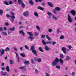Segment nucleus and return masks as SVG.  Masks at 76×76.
Here are the masks:
<instances>
[{"instance_id": "1", "label": "nucleus", "mask_w": 76, "mask_h": 76, "mask_svg": "<svg viewBox=\"0 0 76 76\" xmlns=\"http://www.w3.org/2000/svg\"><path fill=\"white\" fill-rule=\"evenodd\" d=\"M59 59L57 58H56L54 61H53L52 62V65L53 66H54L57 65V63L59 61Z\"/></svg>"}, {"instance_id": "2", "label": "nucleus", "mask_w": 76, "mask_h": 76, "mask_svg": "<svg viewBox=\"0 0 76 76\" xmlns=\"http://www.w3.org/2000/svg\"><path fill=\"white\" fill-rule=\"evenodd\" d=\"M31 50L34 54L36 55L37 54V51L35 50V46L34 45L31 46Z\"/></svg>"}, {"instance_id": "3", "label": "nucleus", "mask_w": 76, "mask_h": 76, "mask_svg": "<svg viewBox=\"0 0 76 76\" xmlns=\"http://www.w3.org/2000/svg\"><path fill=\"white\" fill-rule=\"evenodd\" d=\"M18 2L19 4H20H20H21L22 5V6L23 8L25 7V5L24 3H23V1H22V0H18Z\"/></svg>"}, {"instance_id": "4", "label": "nucleus", "mask_w": 76, "mask_h": 76, "mask_svg": "<svg viewBox=\"0 0 76 76\" xmlns=\"http://www.w3.org/2000/svg\"><path fill=\"white\" fill-rule=\"evenodd\" d=\"M23 15L25 17H28L29 15V12L26 11L24 12L23 13Z\"/></svg>"}, {"instance_id": "5", "label": "nucleus", "mask_w": 76, "mask_h": 76, "mask_svg": "<svg viewBox=\"0 0 76 76\" xmlns=\"http://www.w3.org/2000/svg\"><path fill=\"white\" fill-rule=\"evenodd\" d=\"M42 42L44 45H45V44H51V41L46 42H45V41H44V40L42 39Z\"/></svg>"}, {"instance_id": "6", "label": "nucleus", "mask_w": 76, "mask_h": 76, "mask_svg": "<svg viewBox=\"0 0 76 76\" xmlns=\"http://www.w3.org/2000/svg\"><path fill=\"white\" fill-rule=\"evenodd\" d=\"M15 29V28H9L8 30V34H11V31H14Z\"/></svg>"}, {"instance_id": "7", "label": "nucleus", "mask_w": 76, "mask_h": 76, "mask_svg": "<svg viewBox=\"0 0 76 76\" xmlns=\"http://www.w3.org/2000/svg\"><path fill=\"white\" fill-rule=\"evenodd\" d=\"M5 50L4 49H2L1 51V50L0 49V53L1 52L0 56H3L4 54Z\"/></svg>"}, {"instance_id": "8", "label": "nucleus", "mask_w": 76, "mask_h": 76, "mask_svg": "<svg viewBox=\"0 0 76 76\" xmlns=\"http://www.w3.org/2000/svg\"><path fill=\"white\" fill-rule=\"evenodd\" d=\"M62 50L64 54H66V48L62 47Z\"/></svg>"}, {"instance_id": "9", "label": "nucleus", "mask_w": 76, "mask_h": 76, "mask_svg": "<svg viewBox=\"0 0 76 76\" xmlns=\"http://www.w3.org/2000/svg\"><path fill=\"white\" fill-rule=\"evenodd\" d=\"M11 15L12 16H10V17L12 19H15V13L12 12H11Z\"/></svg>"}, {"instance_id": "10", "label": "nucleus", "mask_w": 76, "mask_h": 76, "mask_svg": "<svg viewBox=\"0 0 76 76\" xmlns=\"http://www.w3.org/2000/svg\"><path fill=\"white\" fill-rule=\"evenodd\" d=\"M68 21L70 23H71L72 22V18H71V17H70V16L69 15H68Z\"/></svg>"}, {"instance_id": "11", "label": "nucleus", "mask_w": 76, "mask_h": 76, "mask_svg": "<svg viewBox=\"0 0 76 76\" xmlns=\"http://www.w3.org/2000/svg\"><path fill=\"white\" fill-rule=\"evenodd\" d=\"M47 14L49 16H50L49 17V19H50V18H51V15H52V13L50 12H48Z\"/></svg>"}, {"instance_id": "12", "label": "nucleus", "mask_w": 76, "mask_h": 76, "mask_svg": "<svg viewBox=\"0 0 76 76\" xmlns=\"http://www.w3.org/2000/svg\"><path fill=\"white\" fill-rule=\"evenodd\" d=\"M29 39H31V40H33V39H34V35H33L28 37Z\"/></svg>"}, {"instance_id": "13", "label": "nucleus", "mask_w": 76, "mask_h": 76, "mask_svg": "<svg viewBox=\"0 0 76 76\" xmlns=\"http://www.w3.org/2000/svg\"><path fill=\"white\" fill-rule=\"evenodd\" d=\"M70 12L72 14L73 16H74L75 15V11L74 10H72L70 11Z\"/></svg>"}, {"instance_id": "14", "label": "nucleus", "mask_w": 76, "mask_h": 76, "mask_svg": "<svg viewBox=\"0 0 76 76\" xmlns=\"http://www.w3.org/2000/svg\"><path fill=\"white\" fill-rule=\"evenodd\" d=\"M20 34H23V36H25V33L23 32V31L21 30L19 31Z\"/></svg>"}, {"instance_id": "15", "label": "nucleus", "mask_w": 76, "mask_h": 76, "mask_svg": "<svg viewBox=\"0 0 76 76\" xmlns=\"http://www.w3.org/2000/svg\"><path fill=\"white\" fill-rule=\"evenodd\" d=\"M52 18L53 19L55 20H58V18H57V17H56L54 15H53Z\"/></svg>"}, {"instance_id": "16", "label": "nucleus", "mask_w": 76, "mask_h": 76, "mask_svg": "<svg viewBox=\"0 0 76 76\" xmlns=\"http://www.w3.org/2000/svg\"><path fill=\"white\" fill-rule=\"evenodd\" d=\"M1 74L2 76H6V74H7V72H4L3 71H2L1 72Z\"/></svg>"}, {"instance_id": "17", "label": "nucleus", "mask_w": 76, "mask_h": 76, "mask_svg": "<svg viewBox=\"0 0 76 76\" xmlns=\"http://www.w3.org/2000/svg\"><path fill=\"white\" fill-rule=\"evenodd\" d=\"M48 4L51 7H53V5L51 3V2H48Z\"/></svg>"}, {"instance_id": "18", "label": "nucleus", "mask_w": 76, "mask_h": 76, "mask_svg": "<svg viewBox=\"0 0 76 76\" xmlns=\"http://www.w3.org/2000/svg\"><path fill=\"white\" fill-rule=\"evenodd\" d=\"M45 50H46L47 51H49L50 50V48H49L47 46H45Z\"/></svg>"}, {"instance_id": "19", "label": "nucleus", "mask_w": 76, "mask_h": 76, "mask_svg": "<svg viewBox=\"0 0 76 76\" xmlns=\"http://www.w3.org/2000/svg\"><path fill=\"white\" fill-rule=\"evenodd\" d=\"M34 15L35 16L38 18V14L37 13V12H35L34 13Z\"/></svg>"}, {"instance_id": "20", "label": "nucleus", "mask_w": 76, "mask_h": 76, "mask_svg": "<svg viewBox=\"0 0 76 76\" xmlns=\"http://www.w3.org/2000/svg\"><path fill=\"white\" fill-rule=\"evenodd\" d=\"M70 57L69 56H66V58H65L66 60H67L68 61V60H70Z\"/></svg>"}, {"instance_id": "21", "label": "nucleus", "mask_w": 76, "mask_h": 76, "mask_svg": "<svg viewBox=\"0 0 76 76\" xmlns=\"http://www.w3.org/2000/svg\"><path fill=\"white\" fill-rule=\"evenodd\" d=\"M60 62V63L61 64V65H62L63 64V60L61 59V58L60 59V60H59Z\"/></svg>"}, {"instance_id": "22", "label": "nucleus", "mask_w": 76, "mask_h": 76, "mask_svg": "<svg viewBox=\"0 0 76 76\" xmlns=\"http://www.w3.org/2000/svg\"><path fill=\"white\" fill-rule=\"evenodd\" d=\"M24 64H26V65H28L29 64V61H25L24 62Z\"/></svg>"}, {"instance_id": "23", "label": "nucleus", "mask_w": 76, "mask_h": 76, "mask_svg": "<svg viewBox=\"0 0 76 76\" xmlns=\"http://www.w3.org/2000/svg\"><path fill=\"white\" fill-rule=\"evenodd\" d=\"M27 34L28 35L30 36H31L32 35H33L32 33L31 32H27Z\"/></svg>"}, {"instance_id": "24", "label": "nucleus", "mask_w": 76, "mask_h": 76, "mask_svg": "<svg viewBox=\"0 0 76 76\" xmlns=\"http://www.w3.org/2000/svg\"><path fill=\"white\" fill-rule=\"evenodd\" d=\"M38 9H39L40 10H44V8L41 7H38Z\"/></svg>"}, {"instance_id": "25", "label": "nucleus", "mask_w": 76, "mask_h": 76, "mask_svg": "<svg viewBox=\"0 0 76 76\" xmlns=\"http://www.w3.org/2000/svg\"><path fill=\"white\" fill-rule=\"evenodd\" d=\"M37 60L38 63H41V58L37 59Z\"/></svg>"}, {"instance_id": "26", "label": "nucleus", "mask_w": 76, "mask_h": 76, "mask_svg": "<svg viewBox=\"0 0 76 76\" xmlns=\"http://www.w3.org/2000/svg\"><path fill=\"white\" fill-rule=\"evenodd\" d=\"M6 69L7 72H10V69H9V66H7Z\"/></svg>"}, {"instance_id": "27", "label": "nucleus", "mask_w": 76, "mask_h": 76, "mask_svg": "<svg viewBox=\"0 0 76 76\" xmlns=\"http://www.w3.org/2000/svg\"><path fill=\"white\" fill-rule=\"evenodd\" d=\"M20 56H21V57H25V54L24 53H22L20 54Z\"/></svg>"}, {"instance_id": "28", "label": "nucleus", "mask_w": 76, "mask_h": 76, "mask_svg": "<svg viewBox=\"0 0 76 76\" xmlns=\"http://www.w3.org/2000/svg\"><path fill=\"white\" fill-rule=\"evenodd\" d=\"M46 36L47 39H48L49 41L51 40V39L50 38V37H49V36H48V35H46Z\"/></svg>"}, {"instance_id": "29", "label": "nucleus", "mask_w": 76, "mask_h": 76, "mask_svg": "<svg viewBox=\"0 0 76 76\" xmlns=\"http://www.w3.org/2000/svg\"><path fill=\"white\" fill-rule=\"evenodd\" d=\"M55 10L56 11L58 10V11H60V10H61L60 8L58 7H56Z\"/></svg>"}, {"instance_id": "30", "label": "nucleus", "mask_w": 76, "mask_h": 76, "mask_svg": "<svg viewBox=\"0 0 76 76\" xmlns=\"http://www.w3.org/2000/svg\"><path fill=\"white\" fill-rule=\"evenodd\" d=\"M57 32L59 34H60V33H61L62 32V31H61V30H60L59 29H58L57 30Z\"/></svg>"}, {"instance_id": "31", "label": "nucleus", "mask_w": 76, "mask_h": 76, "mask_svg": "<svg viewBox=\"0 0 76 76\" xmlns=\"http://www.w3.org/2000/svg\"><path fill=\"white\" fill-rule=\"evenodd\" d=\"M64 36H63L62 35H61L60 37V39H64Z\"/></svg>"}, {"instance_id": "32", "label": "nucleus", "mask_w": 76, "mask_h": 76, "mask_svg": "<svg viewBox=\"0 0 76 76\" xmlns=\"http://www.w3.org/2000/svg\"><path fill=\"white\" fill-rule=\"evenodd\" d=\"M39 50L40 51L42 52V53H44V51H43V50H42V48H41V47H39Z\"/></svg>"}, {"instance_id": "33", "label": "nucleus", "mask_w": 76, "mask_h": 76, "mask_svg": "<svg viewBox=\"0 0 76 76\" xmlns=\"http://www.w3.org/2000/svg\"><path fill=\"white\" fill-rule=\"evenodd\" d=\"M29 3L30 4H33L32 0H29Z\"/></svg>"}, {"instance_id": "34", "label": "nucleus", "mask_w": 76, "mask_h": 76, "mask_svg": "<svg viewBox=\"0 0 76 76\" xmlns=\"http://www.w3.org/2000/svg\"><path fill=\"white\" fill-rule=\"evenodd\" d=\"M2 34L3 35H6V36H7V33L4 31L2 32Z\"/></svg>"}, {"instance_id": "35", "label": "nucleus", "mask_w": 76, "mask_h": 76, "mask_svg": "<svg viewBox=\"0 0 76 76\" xmlns=\"http://www.w3.org/2000/svg\"><path fill=\"white\" fill-rule=\"evenodd\" d=\"M48 31L49 32H53V30L51 28H49L48 29Z\"/></svg>"}, {"instance_id": "36", "label": "nucleus", "mask_w": 76, "mask_h": 76, "mask_svg": "<svg viewBox=\"0 0 76 76\" xmlns=\"http://www.w3.org/2000/svg\"><path fill=\"white\" fill-rule=\"evenodd\" d=\"M5 51H10V49L9 48H7L5 50Z\"/></svg>"}, {"instance_id": "37", "label": "nucleus", "mask_w": 76, "mask_h": 76, "mask_svg": "<svg viewBox=\"0 0 76 76\" xmlns=\"http://www.w3.org/2000/svg\"><path fill=\"white\" fill-rule=\"evenodd\" d=\"M67 47H68L69 49H71L72 48V46L71 45H67L66 46Z\"/></svg>"}, {"instance_id": "38", "label": "nucleus", "mask_w": 76, "mask_h": 76, "mask_svg": "<svg viewBox=\"0 0 76 76\" xmlns=\"http://www.w3.org/2000/svg\"><path fill=\"white\" fill-rule=\"evenodd\" d=\"M43 0H35V1H36V2L37 3V2L38 1H39V2H41L42 1H43Z\"/></svg>"}, {"instance_id": "39", "label": "nucleus", "mask_w": 76, "mask_h": 76, "mask_svg": "<svg viewBox=\"0 0 76 76\" xmlns=\"http://www.w3.org/2000/svg\"><path fill=\"white\" fill-rule=\"evenodd\" d=\"M36 27L38 30H40V28H39V26H36Z\"/></svg>"}, {"instance_id": "40", "label": "nucleus", "mask_w": 76, "mask_h": 76, "mask_svg": "<svg viewBox=\"0 0 76 76\" xmlns=\"http://www.w3.org/2000/svg\"><path fill=\"white\" fill-rule=\"evenodd\" d=\"M57 10L55 9L53 11V13L56 15H57Z\"/></svg>"}, {"instance_id": "41", "label": "nucleus", "mask_w": 76, "mask_h": 76, "mask_svg": "<svg viewBox=\"0 0 76 76\" xmlns=\"http://www.w3.org/2000/svg\"><path fill=\"white\" fill-rule=\"evenodd\" d=\"M4 3L5 4H6V5H9V3L7 2V1H5L4 2Z\"/></svg>"}, {"instance_id": "42", "label": "nucleus", "mask_w": 76, "mask_h": 76, "mask_svg": "<svg viewBox=\"0 0 76 76\" xmlns=\"http://www.w3.org/2000/svg\"><path fill=\"white\" fill-rule=\"evenodd\" d=\"M60 56L61 58H63V54H60Z\"/></svg>"}, {"instance_id": "43", "label": "nucleus", "mask_w": 76, "mask_h": 76, "mask_svg": "<svg viewBox=\"0 0 76 76\" xmlns=\"http://www.w3.org/2000/svg\"><path fill=\"white\" fill-rule=\"evenodd\" d=\"M25 47L26 49H27V50H28L29 49V47H28V46L27 45H25Z\"/></svg>"}, {"instance_id": "44", "label": "nucleus", "mask_w": 76, "mask_h": 76, "mask_svg": "<svg viewBox=\"0 0 76 76\" xmlns=\"http://www.w3.org/2000/svg\"><path fill=\"white\" fill-rule=\"evenodd\" d=\"M35 73L36 74H38V71L37 69H35Z\"/></svg>"}, {"instance_id": "45", "label": "nucleus", "mask_w": 76, "mask_h": 76, "mask_svg": "<svg viewBox=\"0 0 76 76\" xmlns=\"http://www.w3.org/2000/svg\"><path fill=\"white\" fill-rule=\"evenodd\" d=\"M34 34L36 36H37V35H38L39 34V33H37L36 32L34 33Z\"/></svg>"}, {"instance_id": "46", "label": "nucleus", "mask_w": 76, "mask_h": 76, "mask_svg": "<svg viewBox=\"0 0 76 76\" xmlns=\"http://www.w3.org/2000/svg\"><path fill=\"white\" fill-rule=\"evenodd\" d=\"M3 14V10H0V15H1Z\"/></svg>"}, {"instance_id": "47", "label": "nucleus", "mask_w": 76, "mask_h": 76, "mask_svg": "<svg viewBox=\"0 0 76 76\" xmlns=\"http://www.w3.org/2000/svg\"><path fill=\"white\" fill-rule=\"evenodd\" d=\"M56 68H57V69H60V67L58 65H57L56 66Z\"/></svg>"}, {"instance_id": "48", "label": "nucleus", "mask_w": 76, "mask_h": 76, "mask_svg": "<svg viewBox=\"0 0 76 76\" xmlns=\"http://www.w3.org/2000/svg\"><path fill=\"white\" fill-rule=\"evenodd\" d=\"M45 36L44 34H43L41 36V37L42 38H45Z\"/></svg>"}, {"instance_id": "49", "label": "nucleus", "mask_w": 76, "mask_h": 76, "mask_svg": "<svg viewBox=\"0 0 76 76\" xmlns=\"http://www.w3.org/2000/svg\"><path fill=\"white\" fill-rule=\"evenodd\" d=\"M13 62V60H10V64H12Z\"/></svg>"}, {"instance_id": "50", "label": "nucleus", "mask_w": 76, "mask_h": 76, "mask_svg": "<svg viewBox=\"0 0 76 76\" xmlns=\"http://www.w3.org/2000/svg\"><path fill=\"white\" fill-rule=\"evenodd\" d=\"M72 76H74L75 75V73L74 72H72L71 74Z\"/></svg>"}, {"instance_id": "51", "label": "nucleus", "mask_w": 76, "mask_h": 76, "mask_svg": "<svg viewBox=\"0 0 76 76\" xmlns=\"http://www.w3.org/2000/svg\"><path fill=\"white\" fill-rule=\"evenodd\" d=\"M3 31V28H2V27H0V31L1 32Z\"/></svg>"}, {"instance_id": "52", "label": "nucleus", "mask_w": 76, "mask_h": 76, "mask_svg": "<svg viewBox=\"0 0 76 76\" xmlns=\"http://www.w3.org/2000/svg\"><path fill=\"white\" fill-rule=\"evenodd\" d=\"M56 44V42H52V45H54L55 44Z\"/></svg>"}, {"instance_id": "53", "label": "nucleus", "mask_w": 76, "mask_h": 76, "mask_svg": "<svg viewBox=\"0 0 76 76\" xmlns=\"http://www.w3.org/2000/svg\"><path fill=\"white\" fill-rule=\"evenodd\" d=\"M14 49L15 50V51H18V49L15 47H14Z\"/></svg>"}, {"instance_id": "54", "label": "nucleus", "mask_w": 76, "mask_h": 76, "mask_svg": "<svg viewBox=\"0 0 76 76\" xmlns=\"http://www.w3.org/2000/svg\"><path fill=\"white\" fill-rule=\"evenodd\" d=\"M5 25L6 26H9V23H5Z\"/></svg>"}, {"instance_id": "55", "label": "nucleus", "mask_w": 76, "mask_h": 76, "mask_svg": "<svg viewBox=\"0 0 76 76\" xmlns=\"http://www.w3.org/2000/svg\"><path fill=\"white\" fill-rule=\"evenodd\" d=\"M15 54L16 57H18V53H17L16 52H15Z\"/></svg>"}, {"instance_id": "56", "label": "nucleus", "mask_w": 76, "mask_h": 76, "mask_svg": "<svg viewBox=\"0 0 76 76\" xmlns=\"http://www.w3.org/2000/svg\"><path fill=\"white\" fill-rule=\"evenodd\" d=\"M14 19L13 18H12L11 19H10V20H11V22H13V21L14 20Z\"/></svg>"}, {"instance_id": "57", "label": "nucleus", "mask_w": 76, "mask_h": 76, "mask_svg": "<svg viewBox=\"0 0 76 76\" xmlns=\"http://www.w3.org/2000/svg\"><path fill=\"white\" fill-rule=\"evenodd\" d=\"M9 3L10 4H12L13 3L12 2V1H10L9 2Z\"/></svg>"}, {"instance_id": "58", "label": "nucleus", "mask_w": 76, "mask_h": 76, "mask_svg": "<svg viewBox=\"0 0 76 76\" xmlns=\"http://www.w3.org/2000/svg\"><path fill=\"white\" fill-rule=\"evenodd\" d=\"M6 15V16H7L8 18H10V15L8 14H7Z\"/></svg>"}, {"instance_id": "59", "label": "nucleus", "mask_w": 76, "mask_h": 76, "mask_svg": "<svg viewBox=\"0 0 76 76\" xmlns=\"http://www.w3.org/2000/svg\"><path fill=\"white\" fill-rule=\"evenodd\" d=\"M4 31H6V30H7V28L6 27H4Z\"/></svg>"}, {"instance_id": "60", "label": "nucleus", "mask_w": 76, "mask_h": 76, "mask_svg": "<svg viewBox=\"0 0 76 76\" xmlns=\"http://www.w3.org/2000/svg\"><path fill=\"white\" fill-rule=\"evenodd\" d=\"M31 63H32V64H34V60L31 59Z\"/></svg>"}, {"instance_id": "61", "label": "nucleus", "mask_w": 76, "mask_h": 76, "mask_svg": "<svg viewBox=\"0 0 76 76\" xmlns=\"http://www.w3.org/2000/svg\"><path fill=\"white\" fill-rule=\"evenodd\" d=\"M17 59H18V62H19V57H18L17 58Z\"/></svg>"}, {"instance_id": "62", "label": "nucleus", "mask_w": 76, "mask_h": 76, "mask_svg": "<svg viewBox=\"0 0 76 76\" xmlns=\"http://www.w3.org/2000/svg\"><path fill=\"white\" fill-rule=\"evenodd\" d=\"M19 28L20 29H22V28H23V26H20L19 27Z\"/></svg>"}, {"instance_id": "63", "label": "nucleus", "mask_w": 76, "mask_h": 76, "mask_svg": "<svg viewBox=\"0 0 76 76\" xmlns=\"http://www.w3.org/2000/svg\"><path fill=\"white\" fill-rule=\"evenodd\" d=\"M4 63H2L1 64V66H4Z\"/></svg>"}, {"instance_id": "64", "label": "nucleus", "mask_w": 76, "mask_h": 76, "mask_svg": "<svg viewBox=\"0 0 76 76\" xmlns=\"http://www.w3.org/2000/svg\"><path fill=\"white\" fill-rule=\"evenodd\" d=\"M42 6H45V3H42Z\"/></svg>"}]
</instances>
